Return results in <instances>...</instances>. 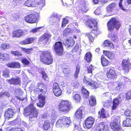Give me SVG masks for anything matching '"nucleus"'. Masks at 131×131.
<instances>
[{
	"label": "nucleus",
	"mask_w": 131,
	"mask_h": 131,
	"mask_svg": "<svg viewBox=\"0 0 131 131\" xmlns=\"http://www.w3.org/2000/svg\"><path fill=\"white\" fill-rule=\"evenodd\" d=\"M35 101L27 106L24 109V114L25 116H30L29 120H31L32 118L37 117L38 115V112L34 105Z\"/></svg>",
	"instance_id": "obj_1"
},
{
	"label": "nucleus",
	"mask_w": 131,
	"mask_h": 131,
	"mask_svg": "<svg viewBox=\"0 0 131 131\" xmlns=\"http://www.w3.org/2000/svg\"><path fill=\"white\" fill-rule=\"evenodd\" d=\"M40 59L42 62L48 65L52 63L53 62L51 53L48 51L44 52L42 53L40 55Z\"/></svg>",
	"instance_id": "obj_2"
},
{
	"label": "nucleus",
	"mask_w": 131,
	"mask_h": 131,
	"mask_svg": "<svg viewBox=\"0 0 131 131\" xmlns=\"http://www.w3.org/2000/svg\"><path fill=\"white\" fill-rule=\"evenodd\" d=\"M71 122L69 117L64 116L59 119L57 122L56 125L59 128L64 127L67 128L71 125Z\"/></svg>",
	"instance_id": "obj_3"
},
{
	"label": "nucleus",
	"mask_w": 131,
	"mask_h": 131,
	"mask_svg": "<svg viewBox=\"0 0 131 131\" xmlns=\"http://www.w3.org/2000/svg\"><path fill=\"white\" fill-rule=\"evenodd\" d=\"M107 25L108 30L112 31L114 28L116 29L119 28L121 24L115 18H113L109 20L107 23Z\"/></svg>",
	"instance_id": "obj_4"
},
{
	"label": "nucleus",
	"mask_w": 131,
	"mask_h": 131,
	"mask_svg": "<svg viewBox=\"0 0 131 131\" xmlns=\"http://www.w3.org/2000/svg\"><path fill=\"white\" fill-rule=\"evenodd\" d=\"M112 119L113 122L111 123L110 126L114 131H122L120 127V117L119 116H114Z\"/></svg>",
	"instance_id": "obj_5"
},
{
	"label": "nucleus",
	"mask_w": 131,
	"mask_h": 131,
	"mask_svg": "<svg viewBox=\"0 0 131 131\" xmlns=\"http://www.w3.org/2000/svg\"><path fill=\"white\" fill-rule=\"evenodd\" d=\"M97 23L96 20L93 19H89L86 22V24L89 27L91 28H93V29L94 31L93 33L98 35L101 34V32L97 28Z\"/></svg>",
	"instance_id": "obj_6"
},
{
	"label": "nucleus",
	"mask_w": 131,
	"mask_h": 131,
	"mask_svg": "<svg viewBox=\"0 0 131 131\" xmlns=\"http://www.w3.org/2000/svg\"><path fill=\"white\" fill-rule=\"evenodd\" d=\"M70 102L66 101H61L60 103L58 108L62 112H67L71 109Z\"/></svg>",
	"instance_id": "obj_7"
},
{
	"label": "nucleus",
	"mask_w": 131,
	"mask_h": 131,
	"mask_svg": "<svg viewBox=\"0 0 131 131\" xmlns=\"http://www.w3.org/2000/svg\"><path fill=\"white\" fill-rule=\"evenodd\" d=\"M55 51L58 56H61L63 51V48L62 45V43L60 41L56 42L54 46Z\"/></svg>",
	"instance_id": "obj_8"
},
{
	"label": "nucleus",
	"mask_w": 131,
	"mask_h": 131,
	"mask_svg": "<svg viewBox=\"0 0 131 131\" xmlns=\"http://www.w3.org/2000/svg\"><path fill=\"white\" fill-rule=\"evenodd\" d=\"M61 16L55 13H53L49 18V20L52 24L54 23H59L60 21Z\"/></svg>",
	"instance_id": "obj_9"
},
{
	"label": "nucleus",
	"mask_w": 131,
	"mask_h": 131,
	"mask_svg": "<svg viewBox=\"0 0 131 131\" xmlns=\"http://www.w3.org/2000/svg\"><path fill=\"white\" fill-rule=\"evenodd\" d=\"M123 70L125 73H128L131 68V64L128 59H123L122 64Z\"/></svg>",
	"instance_id": "obj_10"
},
{
	"label": "nucleus",
	"mask_w": 131,
	"mask_h": 131,
	"mask_svg": "<svg viewBox=\"0 0 131 131\" xmlns=\"http://www.w3.org/2000/svg\"><path fill=\"white\" fill-rule=\"evenodd\" d=\"M83 81L85 84L89 85L92 88L95 89L99 86L97 83L91 79H88L84 77L83 79Z\"/></svg>",
	"instance_id": "obj_11"
},
{
	"label": "nucleus",
	"mask_w": 131,
	"mask_h": 131,
	"mask_svg": "<svg viewBox=\"0 0 131 131\" xmlns=\"http://www.w3.org/2000/svg\"><path fill=\"white\" fill-rule=\"evenodd\" d=\"M53 90L54 94L56 96H59L61 95L62 91L59 87L58 84L57 83H55L53 84Z\"/></svg>",
	"instance_id": "obj_12"
},
{
	"label": "nucleus",
	"mask_w": 131,
	"mask_h": 131,
	"mask_svg": "<svg viewBox=\"0 0 131 131\" xmlns=\"http://www.w3.org/2000/svg\"><path fill=\"white\" fill-rule=\"evenodd\" d=\"M25 20L28 23H33L37 22V19L35 15L31 14L28 15L26 17Z\"/></svg>",
	"instance_id": "obj_13"
},
{
	"label": "nucleus",
	"mask_w": 131,
	"mask_h": 131,
	"mask_svg": "<svg viewBox=\"0 0 131 131\" xmlns=\"http://www.w3.org/2000/svg\"><path fill=\"white\" fill-rule=\"evenodd\" d=\"M27 31L18 29L14 31L12 35L14 37L19 38L27 34Z\"/></svg>",
	"instance_id": "obj_14"
},
{
	"label": "nucleus",
	"mask_w": 131,
	"mask_h": 131,
	"mask_svg": "<svg viewBox=\"0 0 131 131\" xmlns=\"http://www.w3.org/2000/svg\"><path fill=\"white\" fill-rule=\"evenodd\" d=\"M96 131H109V128L104 122L99 123L96 127Z\"/></svg>",
	"instance_id": "obj_15"
},
{
	"label": "nucleus",
	"mask_w": 131,
	"mask_h": 131,
	"mask_svg": "<svg viewBox=\"0 0 131 131\" xmlns=\"http://www.w3.org/2000/svg\"><path fill=\"white\" fill-rule=\"evenodd\" d=\"M94 119L92 117H88L85 121L86 127L88 128H90L92 127L94 123Z\"/></svg>",
	"instance_id": "obj_16"
},
{
	"label": "nucleus",
	"mask_w": 131,
	"mask_h": 131,
	"mask_svg": "<svg viewBox=\"0 0 131 131\" xmlns=\"http://www.w3.org/2000/svg\"><path fill=\"white\" fill-rule=\"evenodd\" d=\"M38 98L39 102L37 104V105L39 107H42L45 104V96L42 95V94H40Z\"/></svg>",
	"instance_id": "obj_17"
},
{
	"label": "nucleus",
	"mask_w": 131,
	"mask_h": 131,
	"mask_svg": "<svg viewBox=\"0 0 131 131\" xmlns=\"http://www.w3.org/2000/svg\"><path fill=\"white\" fill-rule=\"evenodd\" d=\"M6 81L10 84L18 85L20 83V80L18 77H16L15 78H13L7 80Z\"/></svg>",
	"instance_id": "obj_18"
},
{
	"label": "nucleus",
	"mask_w": 131,
	"mask_h": 131,
	"mask_svg": "<svg viewBox=\"0 0 131 131\" xmlns=\"http://www.w3.org/2000/svg\"><path fill=\"white\" fill-rule=\"evenodd\" d=\"M86 2L85 0H82L80 2L81 5L79 9L82 12L86 13L88 11L86 7Z\"/></svg>",
	"instance_id": "obj_19"
},
{
	"label": "nucleus",
	"mask_w": 131,
	"mask_h": 131,
	"mask_svg": "<svg viewBox=\"0 0 131 131\" xmlns=\"http://www.w3.org/2000/svg\"><path fill=\"white\" fill-rule=\"evenodd\" d=\"M107 75L108 78L110 79L115 78L116 76L115 70L111 69L107 72Z\"/></svg>",
	"instance_id": "obj_20"
},
{
	"label": "nucleus",
	"mask_w": 131,
	"mask_h": 131,
	"mask_svg": "<svg viewBox=\"0 0 131 131\" xmlns=\"http://www.w3.org/2000/svg\"><path fill=\"white\" fill-rule=\"evenodd\" d=\"M63 43L67 48H69L73 45L74 41L72 38L67 39L63 42Z\"/></svg>",
	"instance_id": "obj_21"
},
{
	"label": "nucleus",
	"mask_w": 131,
	"mask_h": 131,
	"mask_svg": "<svg viewBox=\"0 0 131 131\" xmlns=\"http://www.w3.org/2000/svg\"><path fill=\"white\" fill-rule=\"evenodd\" d=\"M82 110L80 107L78 109L75 113L74 117L77 119H80L82 118Z\"/></svg>",
	"instance_id": "obj_22"
},
{
	"label": "nucleus",
	"mask_w": 131,
	"mask_h": 131,
	"mask_svg": "<svg viewBox=\"0 0 131 131\" xmlns=\"http://www.w3.org/2000/svg\"><path fill=\"white\" fill-rule=\"evenodd\" d=\"M14 112L11 109H8L6 111L5 114V116L6 119H8L12 117L13 116Z\"/></svg>",
	"instance_id": "obj_23"
},
{
	"label": "nucleus",
	"mask_w": 131,
	"mask_h": 131,
	"mask_svg": "<svg viewBox=\"0 0 131 131\" xmlns=\"http://www.w3.org/2000/svg\"><path fill=\"white\" fill-rule=\"evenodd\" d=\"M7 67L12 68H18L20 66V64L16 62L8 63L7 64Z\"/></svg>",
	"instance_id": "obj_24"
},
{
	"label": "nucleus",
	"mask_w": 131,
	"mask_h": 131,
	"mask_svg": "<svg viewBox=\"0 0 131 131\" xmlns=\"http://www.w3.org/2000/svg\"><path fill=\"white\" fill-rule=\"evenodd\" d=\"M119 100L117 98H115L113 100V104L111 106L112 110H115L119 103Z\"/></svg>",
	"instance_id": "obj_25"
},
{
	"label": "nucleus",
	"mask_w": 131,
	"mask_h": 131,
	"mask_svg": "<svg viewBox=\"0 0 131 131\" xmlns=\"http://www.w3.org/2000/svg\"><path fill=\"white\" fill-rule=\"evenodd\" d=\"M51 37V35L50 34H45L42 35L40 39V41H42L43 40H45V41L48 40Z\"/></svg>",
	"instance_id": "obj_26"
},
{
	"label": "nucleus",
	"mask_w": 131,
	"mask_h": 131,
	"mask_svg": "<svg viewBox=\"0 0 131 131\" xmlns=\"http://www.w3.org/2000/svg\"><path fill=\"white\" fill-rule=\"evenodd\" d=\"M103 52L104 54L110 59H112L114 57V54L111 52L105 51H103Z\"/></svg>",
	"instance_id": "obj_27"
},
{
	"label": "nucleus",
	"mask_w": 131,
	"mask_h": 131,
	"mask_svg": "<svg viewBox=\"0 0 131 131\" xmlns=\"http://www.w3.org/2000/svg\"><path fill=\"white\" fill-rule=\"evenodd\" d=\"M44 1V0H41L40 1L35 2V7H38L40 8H42L44 6L43 2Z\"/></svg>",
	"instance_id": "obj_28"
},
{
	"label": "nucleus",
	"mask_w": 131,
	"mask_h": 131,
	"mask_svg": "<svg viewBox=\"0 0 131 131\" xmlns=\"http://www.w3.org/2000/svg\"><path fill=\"white\" fill-rule=\"evenodd\" d=\"M35 2V1L34 0H28L24 4L28 7H34Z\"/></svg>",
	"instance_id": "obj_29"
},
{
	"label": "nucleus",
	"mask_w": 131,
	"mask_h": 131,
	"mask_svg": "<svg viewBox=\"0 0 131 131\" xmlns=\"http://www.w3.org/2000/svg\"><path fill=\"white\" fill-rule=\"evenodd\" d=\"M101 60L102 64L103 66H107L109 63V61L103 56L101 57Z\"/></svg>",
	"instance_id": "obj_30"
},
{
	"label": "nucleus",
	"mask_w": 131,
	"mask_h": 131,
	"mask_svg": "<svg viewBox=\"0 0 131 131\" xmlns=\"http://www.w3.org/2000/svg\"><path fill=\"white\" fill-rule=\"evenodd\" d=\"M123 125L124 126H131V119L130 118H127L126 120L123 121Z\"/></svg>",
	"instance_id": "obj_31"
},
{
	"label": "nucleus",
	"mask_w": 131,
	"mask_h": 131,
	"mask_svg": "<svg viewBox=\"0 0 131 131\" xmlns=\"http://www.w3.org/2000/svg\"><path fill=\"white\" fill-rule=\"evenodd\" d=\"M34 39L33 38H30L26 39L23 41L21 42L22 44L25 45L32 43L33 42Z\"/></svg>",
	"instance_id": "obj_32"
},
{
	"label": "nucleus",
	"mask_w": 131,
	"mask_h": 131,
	"mask_svg": "<svg viewBox=\"0 0 131 131\" xmlns=\"http://www.w3.org/2000/svg\"><path fill=\"white\" fill-rule=\"evenodd\" d=\"M104 47H107L109 49L113 48V45L112 43L107 40L104 41Z\"/></svg>",
	"instance_id": "obj_33"
},
{
	"label": "nucleus",
	"mask_w": 131,
	"mask_h": 131,
	"mask_svg": "<svg viewBox=\"0 0 131 131\" xmlns=\"http://www.w3.org/2000/svg\"><path fill=\"white\" fill-rule=\"evenodd\" d=\"M82 92L84 98H87L88 97L89 93L86 90L82 88Z\"/></svg>",
	"instance_id": "obj_34"
},
{
	"label": "nucleus",
	"mask_w": 131,
	"mask_h": 131,
	"mask_svg": "<svg viewBox=\"0 0 131 131\" xmlns=\"http://www.w3.org/2000/svg\"><path fill=\"white\" fill-rule=\"evenodd\" d=\"M92 57V55L91 53L90 52H89L85 54L84 59L87 62H89L91 61Z\"/></svg>",
	"instance_id": "obj_35"
},
{
	"label": "nucleus",
	"mask_w": 131,
	"mask_h": 131,
	"mask_svg": "<svg viewBox=\"0 0 131 131\" xmlns=\"http://www.w3.org/2000/svg\"><path fill=\"white\" fill-rule=\"evenodd\" d=\"M99 117L100 118H106L105 112L104 109L102 108L101 112H99Z\"/></svg>",
	"instance_id": "obj_36"
},
{
	"label": "nucleus",
	"mask_w": 131,
	"mask_h": 131,
	"mask_svg": "<svg viewBox=\"0 0 131 131\" xmlns=\"http://www.w3.org/2000/svg\"><path fill=\"white\" fill-rule=\"evenodd\" d=\"M89 102L91 106H94L96 104V100L94 97L91 96L89 99Z\"/></svg>",
	"instance_id": "obj_37"
},
{
	"label": "nucleus",
	"mask_w": 131,
	"mask_h": 131,
	"mask_svg": "<svg viewBox=\"0 0 131 131\" xmlns=\"http://www.w3.org/2000/svg\"><path fill=\"white\" fill-rule=\"evenodd\" d=\"M50 124L49 121L46 120L44 123L43 125V127L46 130H47L50 127Z\"/></svg>",
	"instance_id": "obj_38"
},
{
	"label": "nucleus",
	"mask_w": 131,
	"mask_h": 131,
	"mask_svg": "<svg viewBox=\"0 0 131 131\" xmlns=\"http://www.w3.org/2000/svg\"><path fill=\"white\" fill-rule=\"evenodd\" d=\"M73 99L77 102H79L81 100V98L80 95L78 94H75L73 97Z\"/></svg>",
	"instance_id": "obj_39"
},
{
	"label": "nucleus",
	"mask_w": 131,
	"mask_h": 131,
	"mask_svg": "<svg viewBox=\"0 0 131 131\" xmlns=\"http://www.w3.org/2000/svg\"><path fill=\"white\" fill-rule=\"evenodd\" d=\"M36 91L39 92H41L42 94H44L46 93L47 90L45 86L40 89H37Z\"/></svg>",
	"instance_id": "obj_40"
},
{
	"label": "nucleus",
	"mask_w": 131,
	"mask_h": 131,
	"mask_svg": "<svg viewBox=\"0 0 131 131\" xmlns=\"http://www.w3.org/2000/svg\"><path fill=\"white\" fill-rule=\"evenodd\" d=\"M38 71L39 72L41 73L43 78L45 80H47L48 79V76L45 72L43 71H41L40 70H39Z\"/></svg>",
	"instance_id": "obj_41"
},
{
	"label": "nucleus",
	"mask_w": 131,
	"mask_h": 131,
	"mask_svg": "<svg viewBox=\"0 0 131 131\" xmlns=\"http://www.w3.org/2000/svg\"><path fill=\"white\" fill-rule=\"evenodd\" d=\"M5 96L9 97L10 96V94L9 92H1L0 93V99L4 97Z\"/></svg>",
	"instance_id": "obj_42"
},
{
	"label": "nucleus",
	"mask_w": 131,
	"mask_h": 131,
	"mask_svg": "<svg viewBox=\"0 0 131 131\" xmlns=\"http://www.w3.org/2000/svg\"><path fill=\"white\" fill-rule=\"evenodd\" d=\"M3 76L5 78L8 77L9 76V70L6 69L3 72Z\"/></svg>",
	"instance_id": "obj_43"
},
{
	"label": "nucleus",
	"mask_w": 131,
	"mask_h": 131,
	"mask_svg": "<svg viewBox=\"0 0 131 131\" xmlns=\"http://www.w3.org/2000/svg\"><path fill=\"white\" fill-rule=\"evenodd\" d=\"M115 4L114 3H112L109 5L107 7V12H111L113 8L115 6Z\"/></svg>",
	"instance_id": "obj_44"
},
{
	"label": "nucleus",
	"mask_w": 131,
	"mask_h": 131,
	"mask_svg": "<svg viewBox=\"0 0 131 131\" xmlns=\"http://www.w3.org/2000/svg\"><path fill=\"white\" fill-rule=\"evenodd\" d=\"M10 47V46L7 43L3 44L1 46V48L3 50L9 49Z\"/></svg>",
	"instance_id": "obj_45"
},
{
	"label": "nucleus",
	"mask_w": 131,
	"mask_h": 131,
	"mask_svg": "<svg viewBox=\"0 0 131 131\" xmlns=\"http://www.w3.org/2000/svg\"><path fill=\"white\" fill-rule=\"evenodd\" d=\"M70 29L68 28L64 30L63 31V35L64 36H67L70 33Z\"/></svg>",
	"instance_id": "obj_46"
},
{
	"label": "nucleus",
	"mask_w": 131,
	"mask_h": 131,
	"mask_svg": "<svg viewBox=\"0 0 131 131\" xmlns=\"http://www.w3.org/2000/svg\"><path fill=\"white\" fill-rule=\"evenodd\" d=\"M63 73L66 75L69 74L70 73V70L68 68H63Z\"/></svg>",
	"instance_id": "obj_47"
},
{
	"label": "nucleus",
	"mask_w": 131,
	"mask_h": 131,
	"mask_svg": "<svg viewBox=\"0 0 131 131\" xmlns=\"http://www.w3.org/2000/svg\"><path fill=\"white\" fill-rule=\"evenodd\" d=\"M86 35L89 38L90 41L92 42L93 41L94 37L92 36V35L89 33H86Z\"/></svg>",
	"instance_id": "obj_48"
},
{
	"label": "nucleus",
	"mask_w": 131,
	"mask_h": 131,
	"mask_svg": "<svg viewBox=\"0 0 131 131\" xmlns=\"http://www.w3.org/2000/svg\"><path fill=\"white\" fill-rule=\"evenodd\" d=\"M68 20L66 18H63L62 22L61 27H63L65 26L66 24L68 23Z\"/></svg>",
	"instance_id": "obj_49"
},
{
	"label": "nucleus",
	"mask_w": 131,
	"mask_h": 131,
	"mask_svg": "<svg viewBox=\"0 0 131 131\" xmlns=\"http://www.w3.org/2000/svg\"><path fill=\"white\" fill-rule=\"evenodd\" d=\"M11 53L17 57H20L22 55L21 53L18 51H12L11 52Z\"/></svg>",
	"instance_id": "obj_50"
},
{
	"label": "nucleus",
	"mask_w": 131,
	"mask_h": 131,
	"mask_svg": "<svg viewBox=\"0 0 131 131\" xmlns=\"http://www.w3.org/2000/svg\"><path fill=\"white\" fill-rule=\"evenodd\" d=\"M80 67L79 66H77L76 69L74 74V77L75 78H77L78 77L79 73V72Z\"/></svg>",
	"instance_id": "obj_51"
},
{
	"label": "nucleus",
	"mask_w": 131,
	"mask_h": 131,
	"mask_svg": "<svg viewBox=\"0 0 131 131\" xmlns=\"http://www.w3.org/2000/svg\"><path fill=\"white\" fill-rule=\"evenodd\" d=\"M3 57L4 60H7L9 59V55L7 53H5L2 54V58Z\"/></svg>",
	"instance_id": "obj_52"
},
{
	"label": "nucleus",
	"mask_w": 131,
	"mask_h": 131,
	"mask_svg": "<svg viewBox=\"0 0 131 131\" xmlns=\"http://www.w3.org/2000/svg\"><path fill=\"white\" fill-rule=\"evenodd\" d=\"M126 96L127 100L131 99V91L127 92L126 94Z\"/></svg>",
	"instance_id": "obj_53"
},
{
	"label": "nucleus",
	"mask_w": 131,
	"mask_h": 131,
	"mask_svg": "<svg viewBox=\"0 0 131 131\" xmlns=\"http://www.w3.org/2000/svg\"><path fill=\"white\" fill-rule=\"evenodd\" d=\"M93 67L92 64L90 65L87 68V71L89 73H92V70H93Z\"/></svg>",
	"instance_id": "obj_54"
},
{
	"label": "nucleus",
	"mask_w": 131,
	"mask_h": 131,
	"mask_svg": "<svg viewBox=\"0 0 131 131\" xmlns=\"http://www.w3.org/2000/svg\"><path fill=\"white\" fill-rule=\"evenodd\" d=\"M110 38L112 40L114 41L117 40V37L114 34L111 35V37H110Z\"/></svg>",
	"instance_id": "obj_55"
},
{
	"label": "nucleus",
	"mask_w": 131,
	"mask_h": 131,
	"mask_svg": "<svg viewBox=\"0 0 131 131\" xmlns=\"http://www.w3.org/2000/svg\"><path fill=\"white\" fill-rule=\"evenodd\" d=\"M125 115L126 116H131V112L130 110H126L124 113Z\"/></svg>",
	"instance_id": "obj_56"
},
{
	"label": "nucleus",
	"mask_w": 131,
	"mask_h": 131,
	"mask_svg": "<svg viewBox=\"0 0 131 131\" xmlns=\"http://www.w3.org/2000/svg\"><path fill=\"white\" fill-rule=\"evenodd\" d=\"M48 114L47 113L45 112L43 114L40 115V117L42 119H45L48 116Z\"/></svg>",
	"instance_id": "obj_57"
},
{
	"label": "nucleus",
	"mask_w": 131,
	"mask_h": 131,
	"mask_svg": "<svg viewBox=\"0 0 131 131\" xmlns=\"http://www.w3.org/2000/svg\"><path fill=\"white\" fill-rule=\"evenodd\" d=\"M22 63L25 64H29V61L26 59L23 58L21 60Z\"/></svg>",
	"instance_id": "obj_58"
},
{
	"label": "nucleus",
	"mask_w": 131,
	"mask_h": 131,
	"mask_svg": "<svg viewBox=\"0 0 131 131\" xmlns=\"http://www.w3.org/2000/svg\"><path fill=\"white\" fill-rule=\"evenodd\" d=\"M45 86L43 85V83H38L37 84V86L38 87L36 89H39L41 88H42V87L44 86Z\"/></svg>",
	"instance_id": "obj_59"
},
{
	"label": "nucleus",
	"mask_w": 131,
	"mask_h": 131,
	"mask_svg": "<svg viewBox=\"0 0 131 131\" xmlns=\"http://www.w3.org/2000/svg\"><path fill=\"white\" fill-rule=\"evenodd\" d=\"M15 95L16 96L19 95L20 94V89H16L15 90Z\"/></svg>",
	"instance_id": "obj_60"
},
{
	"label": "nucleus",
	"mask_w": 131,
	"mask_h": 131,
	"mask_svg": "<svg viewBox=\"0 0 131 131\" xmlns=\"http://www.w3.org/2000/svg\"><path fill=\"white\" fill-rule=\"evenodd\" d=\"M22 50L27 54H29L30 52V49H26L24 48H22Z\"/></svg>",
	"instance_id": "obj_61"
},
{
	"label": "nucleus",
	"mask_w": 131,
	"mask_h": 131,
	"mask_svg": "<svg viewBox=\"0 0 131 131\" xmlns=\"http://www.w3.org/2000/svg\"><path fill=\"white\" fill-rule=\"evenodd\" d=\"M123 0H120L119 3V6L121 9L123 10H125V9L123 7L122 4V2Z\"/></svg>",
	"instance_id": "obj_62"
},
{
	"label": "nucleus",
	"mask_w": 131,
	"mask_h": 131,
	"mask_svg": "<svg viewBox=\"0 0 131 131\" xmlns=\"http://www.w3.org/2000/svg\"><path fill=\"white\" fill-rule=\"evenodd\" d=\"M39 30V28H36L32 29L30 31V32H32L33 33H35L37 32Z\"/></svg>",
	"instance_id": "obj_63"
},
{
	"label": "nucleus",
	"mask_w": 131,
	"mask_h": 131,
	"mask_svg": "<svg viewBox=\"0 0 131 131\" xmlns=\"http://www.w3.org/2000/svg\"><path fill=\"white\" fill-rule=\"evenodd\" d=\"M104 107L106 108H108L109 106V104L108 103L103 102V103Z\"/></svg>",
	"instance_id": "obj_64"
}]
</instances>
